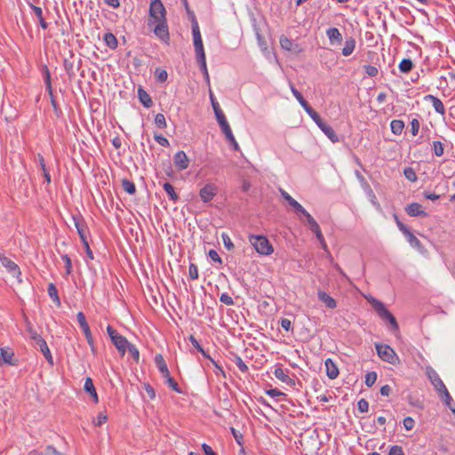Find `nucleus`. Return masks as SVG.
I'll return each instance as SVG.
<instances>
[{"instance_id": "43", "label": "nucleus", "mask_w": 455, "mask_h": 455, "mask_svg": "<svg viewBox=\"0 0 455 455\" xmlns=\"http://www.w3.org/2000/svg\"><path fill=\"white\" fill-rule=\"evenodd\" d=\"M155 76L159 83H164L168 78L167 71L160 68H156Z\"/></svg>"}, {"instance_id": "26", "label": "nucleus", "mask_w": 455, "mask_h": 455, "mask_svg": "<svg viewBox=\"0 0 455 455\" xmlns=\"http://www.w3.org/2000/svg\"><path fill=\"white\" fill-rule=\"evenodd\" d=\"M138 97L140 99V101L145 108H149L150 107H152L153 100L151 99V96L141 87L138 89Z\"/></svg>"}, {"instance_id": "23", "label": "nucleus", "mask_w": 455, "mask_h": 455, "mask_svg": "<svg viewBox=\"0 0 455 455\" xmlns=\"http://www.w3.org/2000/svg\"><path fill=\"white\" fill-rule=\"evenodd\" d=\"M279 43L281 47L285 51L297 52V49L299 48L297 44L284 35L280 36Z\"/></svg>"}, {"instance_id": "36", "label": "nucleus", "mask_w": 455, "mask_h": 455, "mask_svg": "<svg viewBox=\"0 0 455 455\" xmlns=\"http://www.w3.org/2000/svg\"><path fill=\"white\" fill-rule=\"evenodd\" d=\"M162 377L165 379L166 383L172 390L179 394L182 393L178 382L171 376L170 371H168L167 375L164 374Z\"/></svg>"}, {"instance_id": "40", "label": "nucleus", "mask_w": 455, "mask_h": 455, "mask_svg": "<svg viewBox=\"0 0 455 455\" xmlns=\"http://www.w3.org/2000/svg\"><path fill=\"white\" fill-rule=\"evenodd\" d=\"M122 188L129 195H134L136 193L135 184L127 179L122 180Z\"/></svg>"}, {"instance_id": "37", "label": "nucleus", "mask_w": 455, "mask_h": 455, "mask_svg": "<svg viewBox=\"0 0 455 455\" xmlns=\"http://www.w3.org/2000/svg\"><path fill=\"white\" fill-rule=\"evenodd\" d=\"M391 131L395 135H400L404 128V123L402 120L395 119L390 124Z\"/></svg>"}, {"instance_id": "24", "label": "nucleus", "mask_w": 455, "mask_h": 455, "mask_svg": "<svg viewBox=\"0 0 455 455\" xmlns=\"http://www.w3.org/2000/svg\"><path fill=\"white\" fill-rule=\"evenodd\" d=\"M84 388L85 392L90 394V395L92 397L93 402L97 403L99 402V397L96 392V388L94 387L93 381L90 377H87L85 379Z\"/></svg>"}, {"instance_id": "11", "label": "nucleus", "mask_w": 455, "mask_h": 455, "mask_svg": "<svg viewBox=\"0 0 455 455\" xmlns=\"http://www.w3.org/2000/svg\"><path fill=\"white\" fill-rule=\"evenodd\" d=\"M315 123L321 129V131L329 138L331 141L333 143L339 142V136L336 134L335 131L332 129L331 125L323 121L321 116H319V119H316Z\"/></svg>"}, {"instance_id": "12", "label": "nucleus", "mask_w": 455, "mask_h": 455, "mask_svg": "<svg viewBox=\"0 0 455 455\" xmlns=\"http://www.w3.org/2000/svg\"><path fill=\"white\" fill-rule=\"evenodd\" d=\"M0 262L12 276L19 277L20 275L19 266L11 259L0 254Z\"/></svg>"}, {"instance_id": "42", "label": "nucleus", "mask_w": 455, "mask_h": 455, "mask_svg": "<svg viewBox=\"0 0 455 455\" xmlns=\"http://www.w3.org/2000/svg\"><path fill=\"white\" fill-rule=\"evenodd\" d=\"M44 80L45 84V87L47 90L48 94H52V82H51V74L49 68L44 66Z\"/></svg>"}, {"instance_id": "53", "label": "nucleus", "mask_w": 455, "mask_h": 455, "mask_svg": "<svg viewBox=\"0 0 455 455\" xmlns=\"http://www.w3.org/2000/svg\"><path fill=\"white\" fill-rule=\"evenodd\" d=\"M155 124L160 129L165 128L166 127L165 116L161 113L157 114L155 117Z\"/></svg>"}, {"instance_id": "60", "label": "nucleus", "mask_w": 455, "mask_h": 455, "mask_svg": "<svg viewBox=\"0 0 455 455\" xmlns=\"http://www.w3.org/2000/svg\"><path fill=\"white\" fill-rule=\"evenodd\" d=\"M154 139L156 140V141H157L163 147L166 148V147H169V145H170L169 140L162 134L156 133L154 135Z\"/></svg>"}, {"instance_id": "6", "label": "nucleus", "mask_w": 455, "mask_h": 455, "mask_svg": "<svg viewBox=\"0 0 455 455\" xmlns=\"http://www.w3.org/2000/svg\"><path fill=\"white\" fill-rule=\"evenodd\" d=\"M192 34H193V40H194V45H195V52H196V60L205 59V53L203 44L202 36L200 34L199 26L197 23V20L196 19V16L193 15V25H192Z\"/></svg>"}, {"instance_id": "17", "label": "nucleus", "mask_w": 455, "mask_h": 455, "mask_svg": "<svg viewBox=\"0 0 455 455\" xmlns=\"http://www.w3.org/2000/svg\"><path fill=\"white\" fill-rule=\"evenodd\" d=\"M326 36L331 45L341 44L343 37L339 30L336 28H330L326 30Z\"/></svg>"}, {"instance_id": "48", "label": "nucleus", "mask_w": 455, "mask_h": 455, "mask_svg": "<svg viewBox=\"0 0 455 455\" xmlns=\"http://www.w3.org/2000/svg\"><path fill=\"white\" fill-rule=\"evenodd\" d=\"M403 175L408 180L412 182H415L418 179L415 171L411 167H407L403 170Z\"/></svg>"}, {"instance_id": "13", "label": "nucleus", "mask_w": 455, "mask_h": 455, "mask_svg": "<svg viewBox=\"0 0 455 455\" xmlns=\"http://www.w3.org/2000/svg\"><path fill=\"white\" fill-rule=\"evenodd\" d=\"M279 192L282 197L291 206L297 213L305 214L307 213L306 209L292 198L283 188H280Z\"/></svg>"}, {"instance_id": "31", "label": "nucleus", "mask_w": 455, "mask_h": 455, "mask_svg": "<svg viewBox=\"0 0 455 455\" xmlns=\"http://www.w3.org/2000/svg\"><path fill=\"white\" fill-rule=\"evenodd\" d=\"M155 363H156L159 371L161 372L162 376L164 374H165V375L168 374L169 370H168L167 364L161 354H157L155 356Z\"/></svg>"}, {"instance_id": "3", "label": "nucleus", "mask_w": 455, "mask_h": 455, "mask_svg": "<svg viewBox=\"0 0 455 455\" xmlns=\"http://www.w3.org/2000/svg\"><path fill=\"white\" fill-rule=\"evenodd\" d=\"M371 304L372 307L378 314V315L384 321L389 322L391 325V330L394 331H399L398 323L395 317L391 314V312L386 307V306L379 299L372 298L369 300Z\"/></svg>"}, {"instance_id": "52", "label": "nucleus", "mask_w": 455, "mask_h": 455, "mask_svg": "<svg viewBox=\"0 0 455 455\" xmlns=\"http://www.w3.org/2000/svg\"><path fill=\"white\" fill-rule=\"evenodd\" d=\"M62 260L65 263L66 275H69L72 272V261L70 257L68 254H63L61 256Z\"/></svg>"}, {"instance_id": "54", "label": "nucleus", "mask_w": 455, "mask_h": 455, "mask_svg": "<svg viewBox=\"0 0 455 455\" xmlns=\"http://www.w3.org/2000/svg\"><path fill=\"white\" fill-rule=\"evenodd\" d=\"M26 330L29 334V337L32 340L36 339V337H39L40 335L36 333V331L34 330L31 323L26 318Z\"/></svg>"}, {"instance_id": "16", "label": "nucleus", "mask_w": 455, "mask_h": 455, "mask_svg": "<svg viewBox=\"0 0 455 455\" xmlns=\"http://www.w3.org/2000/svg\"><path fill=\"white\" fill-rule=\"evenodd\" d=\"M35 346L43 353L45 359L52 364V356L46 341L41 337H36Z\"/></svg>"}, {"instance_id": "7", "label": "nucleus", "mask_w": 455, "mask_h": 455, "mask_svg": "<svg viewBox=\"0 0 455 455\" xmlns=\"http://www.w3.org/2000/svg\"><path fill=\"white\" fill-rule=\"evenodd\" d=\"M107 332L116 349L122 355H124L126 352V347L129 343L127 339L119 334L111 325H108Z\"/></svg>"}, {"instance_id": "25", "label": "nucleus", "mask_w": 455, "mask_h": 455, "mask_svg": "<svg viewBox=\"0 0 455 455\" xmlns=\"http://www.w3.org/2000/svg\"><path fill=\"white\" fill-rule=\"evenodd\" d=\"M214 114L221 131L230 127L220 107L214 106Z\"/></svg>"}, {"instance_id": "49", "label": "nucleus", "mask_w": 455, "mask_h": 455, "mask_svg": "<svg viewBox=\"0 0 455 455\" xmlns=\"http://www.w3.org/2000/svg\"><path fill=\"white\" fill-rule=\"evenodd\" d=\"M234 362L242 372L245 373L248 371V366L239 355H235Z\"/></svg>"}, {"instance_id": "34", "label": "nucleus", "mask_w": 455, "mask_h": 455, "mask_svg": "<svg viewBox=\"0 0 455 455\" xmlns=\"http://www.w3.org/2000/svg\"><path fill=\"white\" fill-rule=\"evenodd\" d=\"M414 64L411 59H403L399 63V70L402 73H409L412 70Z\"/></svg>"}, {"instance_id": "51", "label": "nucleus", "mask_w": 455, "mask_h": 455, "mask_svg": "<svg viewBox=\"0 0 455 455\" xmlns=\"http://www.w3.org/2000/svg\"><path fill=\"white\" fill-rule=\"evenodd\" d=\"M377 380V373L375 371H370L365 375V385L371 387Z\"/></svg>"}, {"instance_id": "55", "label": "nucleus", "mask_w": 455, "mask_h": 455, "mask_svg": "<svg viewBox=\"0 0 455 455\" xmlns=\"http://www.w3.org/2000/svg\"><path fill=\"white\" fill-rule=\"evenodd\" d=\"M188 274L189 277L192 280H196L198 278V268L197 266L194 263H190L188 267Z\"/></svg>"}, {"instance_id": "59", "label": "nucleus", "mask_w": 455, "mask_h": 455, "mask_svg": "<svg viewBox=\"0 0 455 455\" xmlns=\"http://www.w3.org/2000/svg\"><path fill=\"white\" fill-rule=\"evenodd\" d=\"M363 68L365 73L371 77H374L378 75V68L374 66L365 65Z\"/></svg>"}, {"instance_id": "8", "label": "nucleus", "mask_w": 455, "mask_h": 455, "mask_svg": "<svg viewBox=\"0 0 455 455\" xmlns=\"http://www.w3.org/2000/svg\"><path fill=\"white\" fill-rule=\"evenodd\" d=\"M290 88L293 96L296 98L304 110L314 121H317L316 119H319V114L308 104V102L304 99L303 95L294 87L292 84H290Z\"/></svg>"}, {"instance_id": "22", "label": "nucleus", "mask_w": 455, "mask_h": 455, "mask_svg": "<svg viewBox=\"0 0 455 455\" xmlns=\"http://www.w3.org/2000/svg\"><path fill=\"white\" fill-rule=\"evenodd\" d=\"M425 100L427 101L432 102L433 108H435V110L437 113L441 114V115H444L445 108L440 99H438L437 97H435L434 95L428 94V95L425 96Z\"/></svg>"}, {"instance_id": "62", "label": "nucleus", "mask_w": 455, "mask_h": 455, "mask_svg": "<svg viewBox=\"0 0 455 455\" xmlns=\"http://www.w3.org/2000/svg\"><path fill=\"white\" fill-rule=\"evenodd\" d=\"M44 455H66L59 451L52 445H47L44 450Z\"/></svg>"}, {"instance_id": "61", "label": "nucleus", "mask_w": 455, "mask_h": 455, "mask_svg": "<svg viewBox=\"0 0 455 455\" xmlns=\"http://www.w3.org/2000/svg\"><path fill=\"white\" fill-rule=\"evenodd\" d=\"M107 420H108L107 414L105 412H100L97 416L96 420H94V425L100 427L102 424H104L105 422H107Z\"/></svg>"}, {"instance_id": "45", "label": "nucleus", "mask_w": 455, "mask_h": 455, "mask_svg": "<svg viewBox=\"0 0 455 455\" xmlns=\"http://www.w3.org/2000/svg\"><path fill=\"white\" fill-rule=\"evenodd\" d=\"M444 149H443V144L439 141H434L433 142V153L435 156L440 157L443 155Z\"/></svg>"}, {"instance_id": "44", "label": "nucleus", "mask_w": 455, "mask_h": 455, "mask_svg": "<svg viewBox=\"0 0 455 455\" xmlns=\"http://www.w3.org/2000/svg\"><path fill=\"white\" fill-rule=\"evenodd\" d=\"M64 68L69 78L73 77L75 76V70H74V62L65 59L63 62Z\"/></svg>"}, {"instance_id": "50", "label": "nucleus", "mask_w": 455, "mask_h": 455, "mask_svg": "<svg viewBox=\"0 0 455 455\" xmlns=\"http://www.w3.org/2000/svg\"><path fill=\"white\" fill-rule=\"evenodd\" d=\"M126 349H128V352L132 356V358L138 362L140 359V352L138 348L135 347V345L132 343H128V346L126 347Z\"/></svg>"}, {"instance_id": "38", "label": "nucleus", "mask_w": 455, "mask_h": 455, "mask_svg": "<svg viewBox=\"0 0 455 455\" xmlns=\"http://www.w3.org/2000/svg\"><path fill=\"white\" fill-rule=\"evenodd\" d=\"M47 291H48V295L50 296V298L58 306H60V297L58 295V290H57L56 286L52 283H49L48 288H47Z\"/></svg>"}, {"instance_id": "21", "label": "nucleus", "mask_w": 455, "mask_h": 455, "mask_svg": "<svg viewBox=\"0 0 455 455\" xmlns=\"http://www.w3.org/2000/svg\"><path fill=\"white\" fill-rule=\"evenodd\" d=\"M324 364H325V369H326V375L329 377V379H336L339 373L336 363L331 358H327L325 360Z\"/></svg>"}, {"instance_id": "30", "label": "nucleus", "mask_w": 455, "mask_h": 455, "mask_svg": "<svg viewBox=\"0 0 455 455\" xmlns=\"http://www.w3.org/2000/svg\"><path fill=\"white\" fill-rule=\"evenodd\" d=\"M1 352V357L4 363H8L10 365H15V363L12 361L14 353L12 350L9 348L2 347L0 349Z\"/></svg>"}, {"instance_id": "32", "label": "nucleus", "mask_w": 455, "mask_h": 455, "mask_svg": "<svg viewBox=\"0 0 455 455\" xmlns=\"http://www.w3.org/2000/svg\"><path fill=\"white\" fill-rule=\"evenodd\" d=\"M163 188L166 194L168 195V197L171 201L176 203L179 200V195L175 192V189L171 183H164Z\"/></svg>"}, {"instance_id": "35", "label": "nucleus", "mask_w": 455, "mask_h": 455, "mask_svg": "<svg viewBox=\"0 0 455 455\" xmlns=\"http://www.w3.org/2000/svg\"><path fill=\"white\" fill-rule=\"evenodd\" d=\"M72 219H73L74 225L77 230L78 235H80V232H83V233L86 232L87 227H86V224L84 223V220H83V218L81 216L73 215Z\"/></svg>"}, {"instance_id": "5", "label": "nucleus", "mask_w": 455, "mask_h": 455, "mask_svg": "<svg viewBox=\"0 0 455 455\" xmlns=\"http://www.w3.org/2000/svg\"><path fill=\"white\" fill-rule=\"evenodd\" d=\"M375 348L379 358L390 364H400L401 361L395 351L388 345L375 344Z\"/></svg>"}, {"instance_id": "58", "label": "nucleus", "mask_w": 455, "mask_h": 455, "mask_svg": "<svg viewBox=\"0 0 455 455\" xmlns=\"http://www.w3.org/2000/svg\"><path fill=\"white\" fill-rule=\"evenodd\" d=\"M419 126H420V124H419V121L417 118H413L411 121V132L413 136H416L418 134L419 130Z\"/></svg>"}, {"instance_id": "47", "label": "nucleus", "mask_w": 455, "mask_h": 455, "mask_svg": "<svg viewBox=\"0 0 455 455\" xmlns=\"http://www.w3.org/2000/svg\"><path fill=\"white\" fill-rule=\"evenodd\" d=\"M405 237L412 247L419 248L421 246L420 241L411 232L406 234Z\"/></svg>"}, {"instance_id": "10", "label": "nucleus", "mask_w": 455, "mask_h": 455, "mask_svg": "<svg viewBox=\"0 0 455 455\" xmlns=\"http://www.w3.org/2000/svg\"><path fill=\"white\" fill-rule=\"evenodd\" d=\"M218 192V188L213 183H207L200 189L199 196L204 203L211 202Z\"/></svg>"}, {"instance_id": "4", "label": "nucleus", "mask_w": 455, "mask_h": 455, "mask_svg": "<svg viewBox=\"0 0 455 455\" xmlns=\"http://www.w3.org/2000/svg\"><path fill=\"white\" fill-rule=\"evenodd\" d=\"M249 241L256 251L260 255L267 256L274 251L272 244L265 235H251L249 236Z\"/></svg>"}, {"instance_id": "18", "label": "nucleus", "mask_w": 455, "mask_h": 455, "mask_svg": "<svg viewBox=\"0 0 455 455\" xmlns=\"http://www.w3.org/2000/svg\"><path fill=\"white\" fill-rule=\"evenodd\" d=\"M274 375L276 379L281 380L282 382L293 387L295 386V381L290 378L283 371L281 365H277L274 371Z\"/></svg>"}, {"instance_id": "63", "label": "nucleus", "mask_w": 455, "mask_h": 455, "mask_svg": "<svg viewBox=\"0 0 455 455\" xmlns=\"http://www.w3.org/2000/svg\"><path fill=\"white\" fill-rule=\"evenodd\" d=\"M357 407L361 412H366L369 409V403L365 399L362 398L358 401Z\"/></svg>"}, {"instance_id": "33", "label": "nucleus", "mask_w": 455, "mask_h": 455, "mask_svg": "<svg viewBox=\"0 0 455 455\" xmlns=\"http://www.w3.org/2000/svg\"><path fill=\"white\" fill-rule=\"evenodd\" d=\"M363 188L364 189V191L366 192L371 203L375 205L376 207L379 208L380 207V204H379L378 200H377V197H376V195L374 194L373 190L371 189V186L369 185V183L367 182H364V184L363 185Z\"/></svg>"}, {"instance_id": "64", "label": "nucleus", "mask_w": 455, "mask_h": 455, "mask_svg": "<svg viewBox=\"0 0 455 455\" xmlns=\"http://www.w3.org/2000/svg\"><path fill=\"white\" fill-rule=\"evenodd\" d=\"M388 455H405L403 448L399 445L391 446Z\"/></svg>"}, {"instance_id": "14", "label": "nucleus", "mask_w": 455, "mask_h": 455, "mask_svg": "<svg viewBox=\"0 0 455 455\" xmlns=\"http://www.w3.org/2000/svg\"><path fill=\"white\" fill-rule=\"evenodd\" d=\"M404 210L411 217L427 218L428 216V213L422 210V206L419 203L409 204Z\"/></svg>"}, {"instance_id": "1", "label": "nucleus", "mask_w": 455, "mask_h": 455, "mask_svg": "<svg viewBox=\"0 0 455 455\" xmlns=\"http://www.w3.org/2000/svg\"><path fill=\"white\" fill-rule=\"evenodd\" d=\"M149 27L154 26L153 32L160 40L168 43L170 40L166 10L161 0H151L149 6Z\"/></svg>"}, {"instance_id": "27", "label": "nucleus", "mask_w": 455, "mask_h": 455, "mask_svg": "<svg viewBox=\"0 0 455 455\" xmlns=\"http://www.w3.org/2000/svg\"><path fill=\"white\" fill-rule=\"evenodd\" d=\"M355 39L352 36H349L345 41V45L342 48V55L347 57L353 53L355 48Z\"/></svg>"}, {"instance_id": "28", "label": "nucleus", "mask_w": 455, "mask_h": 455, "mask_svg": "<svg viewBox=\"0 0 455 455\" xmlns=\"http://www.w3.org/2000/svg\"><path fill=\"white\" fill-rule=\"evenodd\" d=\"M29 7L33 10L36 16L37 17L39 20V24L43 29H46L48 28V23L45 21L44 16H43V10L41 7L36 6L31 3H28Z\"/></svg>"}, {"instance_id": "15", "label": "nucleus", "mask_w": 455, "mask_h": 455, "mask_svg": "<svg viewBox=\"0 0 455 455\" xmlns=\"http://www.w3.org/2000/svg\"><path fill=\"white\" fill-rule=\"evenodd\" d=\"M173 163L179 171L186 170L189 164V159L182 150L178 151L173 157Z\"/></svg>"}, {"instance_id": "41", "label": "nucleus", "mask_w": 455, "mask_h": 455, "mask_svg": "<svg viewBox=\"0 0 455 455\" xmlns=\"http://www.w3.org/2000/svg\"><path fill=\"white\" fill-rule=\"evenodd\" d=\"M189 340L191 342V344L193 345V347L199 352L203 355L204 357L205 358H210V355L201 347V345L199 344L198 340L195 338L194 335H190L189 336Z\"/></svg>"}, {"instance_id": "19", "label": "nucleus", "mask_w": 455, "mask_h": 455, "mask_svg": "<svg viewBox=\"0 0 455 455\" xmlns=\"http://www.w3.org/2000/svg\"><path fill=\"white\" fill-rule=\"evenodd\" d=\"M303 216L306 218V220L309 225L310 230L315 235L317 239H321L323 234L321 232L320 227H319L318 223L315 221V220L307 212V213L303 214Z\"/></svg>"}, {"instance_id": "29", "label": "nucleus", "mask_w": 455, "mask_h": 455, "mask_svg": "<svg viewBox=\"0 0 455 455\" xmlns=\"http://www.w3.org/2000/svg\"><path fill=\"white\" fill-rule=\"evenodd\" d=\"M221 132L224 133L227 140L230 143L233 149L235 151H238L240 149V147L233 135L231 128L230 127L226 128V129L222 130Z\"/></svg>"}, {"instance_id": "2", "label": "nucleus", "mask_w": 455, "mask_h": 455, "mask_svg": "<svg viewBox=\"0 0 455 455\" xmlns=\"http://www.w3.org/2000/svg\"><path fill=\"white\" fill-rule=\"evenodd\" d=\"M426 374L444 404L450 405L452 403V398L438 373L431 366H427Z\"/></svg>"}, {"instance_id": "57", "label": "nucleus", "mask_w": 455, "mask_h": 455, "mask_svg": "<svg viewBox=\"0 0 455 455\" xmlns=\"http://www.w3.org/2000/svg\"><path fill=\"white\" fill-rule=\"evenodd\" d=\"M230 431L234 436V438L235 439L236 443L239 444V445H243V435L238 431L236 430L235 428L234 427H230Z\"/></svg>"}, {"instance_id": "56", "label": "nucleus", "mask_w": 455, "mask_h": 455, "mask_svg": "<svg viewBox=\"0 0 455 455\" xmlns=\"http://www.w3.org/2000/svg\"><path fill=\"white\" fill-rule=\"evenodd\" d=\"M221 237H222V240H223V243H224V245L225 247L228 250V251H231L234 249L235 245L234 243H232L229 235L226 233H222L221 235Z\"/></svg>"}, {"instance_id": "46", "label": "nucleus", "mask_w": 455, "mask_h": 455, "mask_svg": "<svg viewBox=\"0 0 455 455\" xmlns=\"http://www.w3.org/2000/svg\"><path fill=\"white\" fill-rule=\"evenodd\" d=\"M197 62L200 66V69H201L202 73L204 74L206 83L210 84V76H209V73H208L207 66H206V58L203 59V60H197Z\"/></svg>"}, {"instance_id": "39", "label": "nucleus", "mask_w": 455, "mask_h": 455, "mask_svg": "<svg viewBox=\"0 0 455 455\" xmlns=\"http://www.w3.org/2000/svg\"><path fill=\"white\" fill-rule=\"evenodd\" d=\"M104 41L106 43V44L110 48V49H116L117 47V44H118V42H117V39L116 37L114 36V34L112 33H107L105 34L104 36Z\"/></svg>"}, {"instance_id": "9", "label": "nucleus", "mask_w": 455, "mask_h": 455, "mask_svg": "<svg viewBox=\"0 0 455 455\" xmlns=\"http://www.w3.org/2000/svg\"><path fill=\"white\" fill-rule=\"evenodd\" d=\"M77 322L83 330V332L86 338V340L91 347V350L93 354H95V347L93 342V338L90 330V326L86 321L85 315L83 312H78L76 315Z\"/></svg>"}, {"instance_id": "20", "label": "nucleus", "mask_w": 455, "mask_h": 455, "mask_svg": "<svg viewBox=\"0 0 455 455\" xmlns=\"http://www.w3.org/2000/svg\"><path fill=\"white\" fill-rule=\"evenodd\" d=\"M317 298L328 308L333 309L337 307L336 300L323 291H317Z\"/></svg>"}]
</instances>
